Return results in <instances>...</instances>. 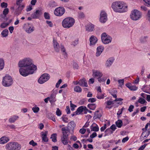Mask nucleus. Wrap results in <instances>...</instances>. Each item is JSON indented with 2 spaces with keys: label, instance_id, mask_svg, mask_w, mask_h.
Wrapping results in <instances>:
<instances>
[{
  "label": "nucleus",
  "instance_id": "nucleus-1",
  "mask_svg": "<svg viewBox=\"0 0 150 150\" xmlns=\"http://www.w3.org/2000/svg\"><path fill=\"white\" fill-rule=\"evenodd\" d=\"M20 74L24 77L33 74L37 69L33 60L29 57L24 58L20 60L18 64Z\"/></svg>",
  "mask_w": 150,
  "mask_h": 150
},
{
  "label": "nucleus",
  "instance_id": "nucleus-2",
  "mask_svg": "<svg viewBox=\"0 0 150 150\" xmlns=\"http://www.w3.org/2000/svg\"><path fill=\"white\" fill-rule=\"evenodd\" d=\"M113 11L117 12L123 13L127 10V6L122 1H115L113 2L111 6Z\"/></svg>",
  "mask_w": 150,
  "mask_h": 150
},
{
  "label": "nucleus",
  "instance_id": "nucleus-3",
  "mask_svg": "<svg viewBox=\"0 0 150 150\" xmlns=\"http://www.w3.org/2000/svg\"><path fill=\"white\" fill-rule=\"evenodd\" d=\"M62 136L61 140L62 142L64 145L67 144L68 143V137L70 133V129L68 127H63L62 128Z\"/></svg>",
  "mask_w": 150,
  "mask_h": 150
},
{
  "label": "nucleus",
  "instance_id": "nucleus-4",
  "mask_svg": "<svg viewBox=\"0 0 150 150\" xmlns=\"http://www.w3.org/2000/svg\"><path fill=\"white\" fill-rule=\"evenodd\" d=\"M75 22L74 19L72 17H68L65 18L62 21V25L65 28H69L72 27Z\"/></svg>",
  "mask_w": 150,
  "mask_h": 150
},
{
  "label": "nucleus",
  "instance_id": "nucleus-5",
  "mask_svg": "<svg viewBox=\"0 0 150 150\" xmlns=\"http://www.w3.org/2000/svg\"><path fill=\"white\" fill-rule=\"evenodd\" d=\"M2 85L5 87H9L13 83V79L11 76L6 75L2 78Z\"/></svg>",
  "mask_w": 150,
  "mask_h": 150
},
{
  "label": "nucleus",
  "instance_id": "nucleus-6",
  "mask_svg": "<svg viewBox=\"0 0 150 150\" xmlns=\"http://www.w3.org/2000/svg\"><path fill=\"white\" fill-rule=\"evenodd\" d=\"M7 150H20L21 145L16 142H11L7 143L5 146Z\"/></svg>",
  "mask_w": 150,
  "mask_h": 150
},
{
  "label": "nucleus",
  "instance_id": "nucleus-7",
  "mask_svg": "<svg viewBox=\"0 0 150 150\" xmlns=\"http://www.w3.org/2000/svg\"><path fill=\"white\" fill-rule=\"evenodd\" d=\"M131 19L136 21L142 17L141 13L137 9L132 10L130 15Z\"/></svg>",
  "mask_w": 150,
  "mask_h": 150
},
{
  "label": "nucleus",
  "instance_id": "nucleus-8",
  "mask_svg": "<svg viewBox=\"0 0 150 150\" xmlns=\"http://www.w3.org/2000/svg\"><path fill=\"white\" fill-rule=\"evenodd\" d=\"M102 42L105 44H107L111 42L112 38L105 33H103L101 35Z\"/></svg>",
  "mask_w": 150,
  "mask_h": 150
},
{
  "label": "nucleus",
  "instance_id": "nucleus-9",
  "mask_svg": "<svg viewBox=\"0 0 150 150\" xmlns=\"http://www.w3.org/2000/svg\"><path fill=\"white\" fill-rule=\"evenodd\" d=\"M65 12V8L63 7H59L55 9L54 13L55 15L58 16H62Z\"/></svg>",
  "mask_w": 150,
  "mask_h": 150
},
{
  "label": "nucleus",
  "instance_id": "nucleus-10",
  "mask_svg": "<svg viewBox=\"0 0 150 150\" xmlns=\"http://www.w3.org/2000/svg\"><path fill=\"white\" fill-rule=\"evenodd\" d=\"M50 78V76L48 74H44L38 79V82L40 84H43L49 80Z\"/></svg>",
  "mask_w": 150,
  "mask_h": 150
},
{
  "label": "nucleus",
  "instance_id": "nucleus-11",
  "mask_svg": "<svg viewBox=\"0 0 150 150\" xmlns=\"http://www.w3.org/2000/svg\"><path fill=\"white\" fill-rule=\"evenodd\" d=\"M23 28L26 33H30L34 30L33 26L29 23L25 24L24 25Z\"/></svg>",
  "mask_w": 150,
  "mask_h": 150
},
{
  "label": "nucleus",
  "instance_id": "nucleus-12",
  "mask_svg": "<svg viewBox=\"0 0 150 150\" xmlns=\"http://www.w3.org/2000/svg\"><path fill=\"white\" fill-rule=\"evenodd\" d=\"M107 20V13L104 10H102L100 14V21L102 23H105Z\"/></svg>",
  "mask_w": 150,
  "mask_h": 150
},
{
  "label": "nucleus",
  "instance_id": "nucleus-13",
  "mask_svg": "<svg viewBox=\"0 0 150 150\" xmlns=\"http://www.w3.org/2000/svg\"><path fill=\"white\" fill-rule=\"evenodd\" d=\"M88 109L85 106H81L78 108L75 112L76 115H79L82 112H84V114H86L87 113Z\"/></svg>",
  "mask_w": 150,
  "mask_h": 150
},
{
  "label": "nucleus",
  "instance_id": "nucleus-14",
  "mask_svg": "<svg viewBox=\"0 0 150 150\" xmlns=\"http://www.w3.org/2000/svg\"><path fill=\"white\" fill-rule=\"evenodd\" d=\"M103 74L100 71L97 70H93V76L94 78H99L100 77H101Z\"/></svg>",
  "mask_w": 150,
  "mask_h": 150
},
{
  "label": "nucleus",
  "instance_id": "nucleus-15",
  "mask_svg": "<svg viewBox=\"0 0 150 150\" xmlns=\"http://www.w3.org/2000/svg\"><path fill=\"white\" fill-rule=\"evenodd\" d=\"M48 132L46 131L45 132H42L40 133L41 137L42 138V140L45 142H47L48 141V139L47 137Z\"/></svg>",
  "mask_w": 150,
  "mask_h": 150
},
{
  "label": "nucleus",
  "instance_id": "nucleus-16",
  "mask_svg": "<svg viewBox=\"0 0 150 150\" xmlns=\"http://www.w3.org/2000/svg\"><path fill=\"white\" fill-rule=\"evenodd\" d=\"M53 46L54 50L57 52L59 51L60 47L57 41L54 39L53 40Z\"/></svg>",
  "mask_w": 150,
  "mask_h": 150
},
{
  "label": "nucleus",
  "instance_id": "nucleus-17",
  "mask_svg": "<svg viewBox=\"0 0 150 150\" xmlns=\"http://www.w3.org/2000/svg\"><path fill=\"white\" fill-rule=\"evenodd\" d=\"M90 45H94L97 42L98 39L94 35H92L90 38Z\"/></svg>",
  "mask_w": 150,
  "mask_h": 150
},
{
  "label": "nucleus",
  "instance_id": "nucleus-18",
  "mask_svg": "<svg viewBox=\"0 0 150 150\" xmlns=\"http://www.w3.org/2000/svg\"><path fill=\"white\" fill-rule=\"evenodd\" d=\"M104 49V47L103 46H99L96 49L97 52L96 54V57L100 56L103 51Z\"/></svg>",
  "mask_w": 150,
  "mask_h": 150
},
{
  "label": "nucleus",
  "instance_id": "nucleus-19",
  "mask_svg": "<svg viewBox=\"0 0 150 150\" xmlns=\"http://www.w3.org/2000/svg\"><path fill=\"white\" fill-rule=\"evenodd\" d=\"M114 60V59L112 57L110 58L107 59L105 64L106 67H110L112 64Z\"/></svg>",
  "mask_w": 150,
  "mask_h": 150
},
{
  "label": "nucleus",
  "instance_id": "nucleus-20",
  "mask_svg": "<svg viewBox=\"0 0 150 150\" xmlns=\"http://www.w3.org/2000/svg\"><path fill=\"white\" fill-rule=\"evenodd\" d=\"M94 25L91 23L87 24L86 26V30L89 32H91L93 31L94 30Z\"/></svg>",
  "mask_w": 150,
  "mask_h": 150
},
{
  "label": "nucleus",
  "instance_id": "nucleus-21",
  "mask_svg": "<svg viewBox=\"0 0 150 150\" xmlns=\"http://www.w3.org/2000/svg\"><path fill=\"white\" fill-rule=\"evenodd\" d=\"M1 144H4L9 141L10 139L9 137L4 136L0 138Z\"/></svg>",
  "mask_w": 150,
  "mask_h": 150
},
{
  "label": "nucleus",
  "instance_id": "nucleus-22",
  "mask_svg": "<svg viewBox=\"0 0 150 150\" xmlns=\"http://www.w3.org/2000/svg\"><path fill=\"white\" fill-rule=\"evenodd\" d=\"M78 83H79V85L81 86L86 87L88 86L86 81L84 78L80 79L78 81Z\"/></svg>",
  "mask_w": 150,
  "mask_h": 150
},
{
  "label": "nucleus",
  "instance_id": "nucleus-23",
  "mask_svg": "<svg viewBox=\"0 0 150 150\" xmlns=\"http://www.w3.org/2000/svg\"><path fill=\"white\" fill-rule=\"evenodd\" d=\"M18 118L19 117L18 116L13 115L10 117L8 120V121L11 123H14L17 120Z\"/></svg>",
  "mask_w": 150,
  "mask_h": 150
},
{
  "label": "nucleus",
  "instance_id": "nucleus-24",
  "mask_svg": "<svg viewBox=\"0 0 150 150\" xmlns=\"http://www.w3.org/2000/svg\"><path fill=\"white\" fill-rule=\"evenodd\" d=\"M126 86L130 90L134 91L137 89V87L135 86L132 85L130 83H129L126 84Z\"/></svg>",
  "mask_w": 150,
  "mask_h": 150
},
{
  "label": "nucleus",
  "instance_id": "nucleus-25",
  "mask_svg": "<svg viewBox=\"0 0 150 150\" xmlns=\"http://www.w3.org/2000/svg\"><path fill=\"white\" fill-rule=\"evenodd\" d=\"M75 124L74 121H72L68 123L67 127L69 128L70 130H73L74 128L75 127Z\"/></svg>",
  "mask_w": 150,
  "mask_h": 150
},
{
  "label": "nucleus",
  "instance_id": "nucleus-26",
  "mask_svg": "<svg viewBox=\"0 0 150 150\" xmlns=\"http://www.w3.org/2000/svg\"><path fill=\"white\" fill-rule=\"evenodd\" d=\"M56 95L54 94H52L50 97H48L49 98V101L51 103H53L55 102L56 101L55 99Z\"/></svg>",
  "mask_w": 150,
  "mask_h": 150
},
{
  "label": "nucleus",
  "instance_id": "nucleus-27",
  "mask_svg": "<svg viewBox=\"0 0 150 150\" xmlns=\"http://www.w3.org/2000/svg\"><path fill=\"white\" fill-rule=\"evenodd\" d=\"M99 112V110H98L95 112L93 116V118L94 119H96L97 118H100L101 117L102 115Z\"/></svg>",
  "mask_w": 150,
  "mask_h": 150
},
{
  "label": "nucleus",
  "instance_id": "nucleus-28",
  "mask_svg": "<svg viewBox=\"0 0 150 150\" xmlns=\"http://www.w3.org/2000/svg\"><path fill=\"white\" fill-rule=\"evenodd\" d=\"M48 6L50 8H53L57 6V3L54 1H50L48 4Z\"/></svg>",
  "mask_w": 150,
  "mask_h": 150
},
{
  "label": "nucleus",
  "instance_id": "nucleus-29",
  "mask_svg": "<svg viewBox=\"0 0 150 150\" xmlns=\"http://www.w3.org/2000/svg\"><path fill=\"white\" fill-rule=\"evenodd\" d=\"M18 5L19 6L18 8V10L20 11L19 12H17L16 13V14L17 16L19 15L21 13V11L25 7V6L24 5H21L20 4L19 5Z\"/></svg>",
  "mask_w": 150,
  "mask_h": 150
},
{
  "label": "nucleus",
  "instance_id": "nucleus-30",
  "mask_svg": "<svg viewBox=\"0 0 150 150\" xmlns=\"http://www.w3.org/2000/svg\"><path fill=\"white\" fill-rule=\"evenodd\" d=\"M8 31L7 29L4 30L1 33V35L2 37L6 38L8 35Z\"/></svg>",
  "mask_w": 150,
  "mask_h": 150
},
{
  "label": "nucleus",
  "instance_id": "nucleus-31",
  "mask_svg": "<svg viewBox=\"0 0 150 150\" xmlns=\"http://www.w3.org/2000/svg\"><path fill=\"white\" fill-rule=\"evenodd\" d=\"M57 134L56 133L53 134L51 135L50 139H52L53 142H55L57 141Z\"/></svg>",
  "mask_w": 150,
  "mask_h": 150
},
{
  "label": "nucleus",
  "instance_id": "nucleus-32",
  "mask_svg": "<svg viewBox=\"0 0 150 150\" xmlns=\"http://www.w3.org/2000/svg\"><path fill=\"white\" fill-rule=\"evenodd\" d=\"M60 48L63 54L65 56H66L67 53L66 52V50L64 46L62 45H61L60 46Z\"/></svg>",
  "mask_w": 150,
  "mask_h": 150
},
{
  "label": "nucleus",
  "instance_id": "nucleus-33",
  "mask_svg": "<svg viewBox=\"0 0 150 150\" xmlns=\"http://www.w3.org/2000/svg\"><path fill=\"white\" fill-rule=\"evenodd\" d=\"M88 107L90 109L93 110L95 109L96 105L95 104H90L88 105Z\"/></svg>",
  "mask_w": 150,
  "mask_h": 150
},
{
  "label": "nucleus",
  "instance_id": "nucleus-34",
  "mask_svg": "<svg viewBox=\"0 0 150 150\" xmlns=\"http://www.w3.org/2000/svg\"><path fill=\"white\" fill-rule=\"evenodd\" d=\"M117 127L119 128H120L122 125V121L120 120H118L115 122Z\"/></svg>",
  "mask_w": 150,
  "mask_h": 150
},
{
  "label": "nucleus",
  "instance_id": "nucleus-35",
  "mask_svg": "<svg viewBox=\"0 0 150 150\" xmlns=\"http://www.w3.org/2000/svg\"><path fill=\"white\" fill-rule=\"evenodd\" d=\"M74 91L76 92H81L82 91V89L79 86H76L74 88Z\"/></svg>",
  "mask_w": 150,
  "mask_h": 150
},
{
  "label": "nucleus",
  "instance_id": "nucleus-36",
  "mask_svg": "<svg viewBox=\"0 0 150 150\" xmlns=\"http://www.w3.org/2000/svg\"><path fill=\"white\" fill-rule=\"evenodd\" d=\"M97 98L98 99H103L104 98V95L101 93H98L96 96Z\"/></svg>",
  "mask_w": 150,
  "mask_h": 150
},
{
  "label": "nucleus",
  "instance_id": "nucleus-37",
  "mask_svg": "<svg viewBox=\"0 0 150 150\" xmlns=\"http://www.w3.org/2000/svg\"><path fill=\"white\" fill-rule=\"evenodd\" d=\"M90 128L91 131L97 132L99 130V128L97 125L96 126L93 127L92 125L91 126Z\"/></svg>",
  "mask_w": 150,
  "mask_h": 150
},
{
  "label": "nucleus",
  "instance_id": "nucleus-38",
  "mask_svg": "<svg viewBox=\"0 0 150 150\" xmlns=\"http://www.w3.org/2000/svg\"><path fill=\"white\" fill-rule=\"evenodd\" d=\"M4 60L0 59V71L2 70L4 67Z\"/></svg>",
  "mask_w": 150,
  "mask_h": 150
},
{
  "label": "nucleus",
  "instance_id": "nucleus-39",
  "mask_svg": "<svg viewBox=\"0 0 150 150\" xmlns=\"http://www.w3.org/2000/svg\"><path fill=\"white\" fill-rule=\"evenodd\" d=\"M47 117L50 119L52 120L53 121L55 122L56 119L54 115L52 114V113H50V115H48Z\"/></svg>",
  "mask_w": 150,
  "mask_h": 150
},
{
  "label": "nucleus",
  "instance_id": "nucleus-40",
  "mask_svg": "<svg viewBox=\"0 0 150 150\" xmlns=\"http://www.w3.org/2000/svg\"><path fill=\"white\" fill-rule=\"evenodd\" d=\"M78 17L80 19L84 18L85 17V15L84 13L81 11L79 12L78 13Z\"/></svg>",
  "mask_w": 150,
  "mask_h": 150
},
{
  "label": "nucleus",
  "instance_id": "nucleus-41",
  "mask_svg": "<svg viewBox=\"0 0 150 150\" xmlns=\"http://www.w3.org/2000/svg\"><path fill=\"white\" fill-rule=\"evenodd\" d=\"M105 133L107 135L112 134L113 132V131L110 128L107 129L105 131Z\"/></svg>",
  "mask_w": 150,
  "mask_h": 150
},
{
  "label": "nucleus",
  "instance_id": "nucleus-42",
  "mask_svg": "<svg viewBox=\"0 0 150 150\" xmlns=\"http://www.w3.org/2000/svg\"><path fill=\"white\" fill-rule=\"evenodd\" d=\"M137 102L140 103L141 104H144L146 102V101L144 98H139Z\"/></svg>",
  "mask_w": 150,
  "mask_h": 150
},
{
  "label": "nucleus",
  "instance_id": "nucleus-43",
  "mask_svg": "<svg viewBox=\"0 0 150 150\" xmlns=\"http://www.w3.org/2000/svg\"><path fill=\"white\" fill-rule=\"evenodd\" d=\"M9 24V23L7 22L2 23L0 25V27L2 28H4L8 26Z\"/></svg>",
  "mask_w": 150,
  "mask_h": 150
},
{
  "label": "nucleus",
  "instance_id": "nucleus-44",
  "mask_svg": "<svg viewBox=\"0 0 150 150\" xmlns=\"http://www.w3.org/2000/svg\"><path fill=\"white\" fill-rule=\"evenodd\" d=\"M7 127L9 129H14L16 128V126L13 124L8 125Z\"/></svg>",
  "mask_w": 150,
  "mask_h": 150
},
{
  "label": "nucleus",
  "instance_id": "nucleus-45",
  "mask_svg": "<svg viewBox=\"0 0 150 150\" xmlns=\"http://www.w3.org/2000/svg\"><path fill=\"white\" fill-rule=\"evenodd\" d=\"M44 16L46 19H50V14L48 13L45 12L44 14Z\"/></svg>",
  "mask_w": 150,
  "mask_h": 150
},
{
  "label": "nucleus",
  "instance_id": "nucleus-46",
  "mask_svg": "<svg viewBox=\"0 0 150 150\" xmlns=\"http://www.w3.org/2000/svg\"><path fill=\"white\" fill-rule=\"evenodd\" d=\"M31 17L33 18H37L38 17V10H36L35 12L33 13Z\"/></svg>",
  "mask_w": 150,
  "mask_h": 150
},
{
  "label": "nucleus",
  "instance_id": "nucleus-47",
  "mask_svg": "<svg viewBox=\"0 0 150 150\" xmlns=\"http://www.w3.org/2000/svg\"><path fill=\"white\" fill-rule=\"evenodd\" d=\"M9 12V9L8 8H5L3 11V14L5 16H6V15L8 14Z\"/></svg>",
  "mask_w": 150,
  "mask_h": 150
},
{
  "label": "nucleus",
  "instance_id": "nucleus-48",
  "mask_svg": "<svg viewBox=\"0 0 150 150\" xmlns=\"http://www.w3.org/2000/svg\"><path fill=\"white\" fill-rule=\"evenodd\" d=\"M70 106L71 110L73 111L74 110L75 108L76 107V105L72 104L71 101H70Z\"/></svg>",
  "mask_w": 150,
  "mask_h": 150
},
{
  "label": "nucleus",
  "instance_id": "nucleus-49",
  "mask_svg": "<svg viewBox=\"0 0 150 150\" xmlns=\"http://www.w3.org/2000/svg\"><path fill=\"white\" fill-rule=\"evenodd\" d=\"M62 120L65 123H67L68 122V120L67 117H66V116L63 115L62 117Z\"/></svg>",
  "mask_w": 150,
  "mask_h": 150
},
{
  "label": "nucleus",
  "instance_id": "nucleus-50",
  "mask_svg": "<svg viewBox=\"0 0 150 150\" xmlns=\"http://www.w3.org/2000/svg\"><path fill=\"white\" fill-rule=\"evenodd\" d=\"M1 6L2 8H7L8 6V4L5 2H3L1 4Z\"/></svg>",
  "mask_w": 150,
  "mask_h": 150
},
{
  "label": "nucleus",
  "instance_id": "nucleus-51",
  "mask_svg": "<svg viewBox=\"0 0 150 150\" xmlns=\"http://www.w3.org/2000/svg\"><path fill=\"white\" fill-rule=\"evenodd\" d=\"M123 100V99L121 98H119L116 99L114 100V101H119V102L117 103L118 104H122V102H121Z\"/></svg>",
  "mask_w": 150,
  "mask_h": 150
},
{
  "label": "nucleus",
  "instance_id": "nucleus-52",
  "mask_svg": "<svg viewBox=\"0 0 150 150\" xmlns=\"http://www.w3.org/2000/svg\"><path fill=\"white\" fill-rule=\"evenodd\" d=\"M32 110L34 113L38 112V106L36 105H34V107L32 108Z\"/></svg>",
  "mask_w": 150,
  "mask_h": 150
},
{
  "label": "nucleus",
  "instance_id": "nucleus-53",
  "mask_svg": "<svg viewBox=\"0 0 150 150\" xmlns=\"http://www.w3.org/2000/svg\"><path fill=\"white\" fill-rule=\"evenodd\" d=\"M106 78H102L100 77L99 78H98V81L100 82H104L106 80Z\"/></svg>",
  "mask_w": 150,
  "mask_h": 150
},
{
  "label": "nucleus",
  "instance_id": "nucleus-54",
  "mask_svg": "<svg viewBox=\"0 0 150 150\" xmlns=\"http://www.w3.org/2000/svg\"><path fill=\"white\" fill-rule=\"evenodd\" d=\"M56 114L58 116H60L61 115V112L59 108H57V109Z\"/></svg>",
  "mask_w": 150,
  "mask_h": 150
},
{
  "label": "nucleus",
  "instance_id": "nucleus-55",
  "mask_svg": "<svg viewBox=\"0 0 150 150\" xmlns=\"http://www.w3.org/2000/svg\"><path fill=\"white\" fill-rule=\"evenodd\" d=\"M29 144L32 145L33 146H34L37 145V143L35 142L33 140L31 141L29 143Z\"/></svg>",
  "mask_w": 150,
  "mask_h": 150
},
{
  "label": "nucleus",
  "instance_id": "nucleus-56",
  "mask_svg": "<svg viewBox=\"0 0 150 150\" xmlns=\"http://www.w3.org/2000/svg\"><path fill=\"white\" fill-rule=\"evenodd\" d=\"M118 82L120 84V86L122 87V86L124 84V80L123 79L119 80H118Z\"/></svg>",
  "mask_w": 150,
  "mask_h": 150
},
{
  "label": "nucleus",
  "instance_id": "nucleus-57",
  "mask_svg": "<svg viewBox=\"0 0 150 150\" xmlns=\"http://www.w3.org/2000/svg\"><path fill=\"white\" fill-rule=\"evenodd\" d=\"M73 68L74 69H78V68H79L78 65L75 62H73Z\"/></svg>",
  "mask_w": 150,
  "mask_h": 150
},
{
  "label": "nucleus",
  "instance_id": "nucleus-58",
  "mask_svg": "<svg viewBox=\"0 0 150 150\" xmlns=\"http://www.w3.org/2000/svg\"><path fill=\"white\" fill-rule=\"evenodd\" d=\"M96 100V99L94 98H91L89 99L88 100V102L91 103H93Z\"/></svg>",
  "mask_w": 150,
  "mask_h": 150
},
{
  "label": "nucleus",
  "instance_id": "nucleus-59",
  "mask_svg": "<svg viewBox=\"0 0 150 150\" xmlns=\"http://www.w3.org/2000/svg\"><path fill=\"white\" fill-rule=\"evenodd\" d=\"M32 6L31 4L29 5L28 6H27L26 11H31L32 9Z\"/></svg>",
  "mask_w": 150,
  "mask_h": 150
},
{
  "label": "nucleus",
  "instance_id": "nucleus-60",
  "mask_svg": "<svg viewBox=\"0 0 150 150\" xmlns=\"http://www.w3.org/2000/svg\"><path fill=\"white\" fill-rule=\"evenodd\" d=\"M134 106L133 105H131L129 107V108L128 109V111L131 112H132L133 110V109L134 108Z\"/></svg>",
  "mask_w": 150,
  "mask_h": 150
},
{
  "label": "nucleus",
  "instance_id": "nucleus-61",
  "mask_svg": "<svg viewBox=\"0 0 150 150\" xmlns=\"http://www.w3.org/2000/svg\"><path fill=\"white\" fill-rule=\"evenodd\" d=\"M86 131V129L84 128H82L79 130V132L82 134H83Z\"/></svg>",
  "mask_w": 150,
  "mask_h": 150
},
{
  "label": "nucleus",
  "instance_id": "nucleus-62",
  "mask_svg": "<svg viewBox=\"0 0 150 150\" xmlns=\"http://www.w3.org/2000/svg\"><path fill=\"white\" fill-rule=\"evenodd\" d=\"M114 102V101H112L110 100H108L105 102V103H106L108 105H110L111 104H113L114 103L113 102Z\"/></svg>",
  "mask_w": 150,
  "mask_h": 150
},
{
  "label": "nucleus",
  "instance_id": "nucleus-63",
  "mask_svg": "<svg viewBox=\"0 0 150 150\" xmlns=\"http://www.w3.org/2000/svg\"><path fill=\"white\" fill-rule=\"evenodd\" d=\"M62 82V80L61 79H59L56 84V88H58Z\"/></svg>",
  "mask_w": 150,
  "mask_h": 150
},
{
  "label": "nucleus",
  "instance_id": "nucleus-64",
  "mask_svg": "<svg viewBox=\"0 0 150 150\" xmlns=\"http://www.w3.org/2000/svg\"><path fill=\"white\" fill-rule=\"evenodd\" d=\"M147 20L150 22V10L148 11L147 15Z\"/></svg>",
  "mask_w": 150,
  "mask_h": 150
}]
</instances>
